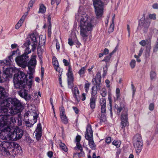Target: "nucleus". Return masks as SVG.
Listing matches in <instances>:
<instances>
[{
	"mask_svg": "<svg viewBox=\"0 0 158 158\" xmlns=\"http://www.w3.org/2000/svg\"><path fill=\"white\" fill-rule=\"evenodd\" d=\"M23 131L19 128H17L14 130L13 132L11 133L8 138L5 137L4 139L7 140V138L11 140H17L21 138L23 135Z\"/></svg>",
	"mask_w": 158,
	"mask_h": 158,
	"instance_id": "1a4fd4ad",
	"label": "nucleus"
},
{
	"mask_svg": "<svg viewBox=\"0 0 158 158\" xmlns=\"http://www.w3.org/2000/svg\"><path fill=\"white\" fill-rule=\"evenodd\" d=\"M67 74L68 77H69L70 76H71V77H73V75L72 73V69L70 66H69L68 67V72Z\"/></svg>",
	"mask_w": 158,
	"mask_h": 158,
	"instance_id": "58836bf2",
	"label": "nucleus"
},
{
	"mask_svg": "<svg viewBox=\"0 0 158 158\" xmlns=\"http://www.w3.org/2000/svg\"><path fill=\"white\" fill-rule=\"evenodd\" d=\"M158 50V38L157 39L156 44L154 48V51L156 52Z\"/></svg>",
	"mask_w": 158,
	"mask_h": 158,
	"instance_id": "4d7b16f0",
	"label": "nucleus"
},
{
	"mask_svg": "<svg viewBox=\"0 0 158 158\" xmlns=\"http://www.w3.org/2000/svg\"><path fill=\"white\" fill-rule=\"evenodd\" d=\"M51 3L52 5H54L55 2H56L57 6L60 3V0H51Z\"/></svg>",
	"mask_w": 158,
	"mask_h": 158,
	"instance_id": "c03bdc74",
	"label": "nucleus"
},
{
	"mask_svg": "<svg viewBox=\"0 0 158 158\" xmlns=\"http://www.w3.org/2000/svg\"><path fill=\"white\" fill-rule=\"evenodd\" d=\"M93 131L91 128V126L90 125H88L87 126L86 128V133L85 134V137L86 139V137L92 138L93 137Z\"/></svg>",
	"mask_w": 158,
	"mask_h": 158,
	"instance_id": "4be33fe9",
	"label": "nucleus"
},
{
	"mask_svg": "<svg viewBox=\"0 0 158 158\" xmlns=\"http://www.w3.org/2000/svg\"><path fill=\"white\" fill-rule=\"evenodd\" d=\"M0 103V113L2 116L9 117L20 112L23 109L21 102L16 98H8Z\"/></svg>",
	"mask_w": 158,
	"mask_h": 158,
	"instance_id": "f257e3e1",
	"label": "nucleus"
},
{
	"mask_svg": "<svg viewBox=\"0 0 158 158\" xmlns=\"http://www.w3.org/2000/svg\"><path fill=\"white\" fill-rule=\"evenodd\" d=\"M111 58L110 56H107L105 57L104 59L102 60V61H104L105 62H108L109 61Z\"/></svg>",
	"mask_w": 158,
	"mask_h": 158,
	"instance_id": "5fc2aeb1",
	"label": "nucleus"
},
{
	"mask_svg": "<svg viewBox=\"0 0 158 158\" xmlns=\"http://www.w3.org/2000/svg\"><path fill=\"white\" fill-rule=\"evenodd\" d=\"M93 2L97 18H100L103 14L104 3L100 0H93Z\"/></svg>",
	"mask_w": 158,
	"mask_h": 158,
	"instance_id": "6e6552de",
	"label": "nucleus"
},
{
	"mask_svg": "<svg viewBox=\"0 0 158 158\" xmlns=\"http://www.w3.org/2000/svg\"><path fill=\"white\" fill-rule=\"evenodd\" d=\"M35 57L36 56H34L33 57H32L28 63L27 64L29 70H34V68L36 63Z\"/></svg>",
	"mask_w": 158,
	"mask_h": 158,
	"instance_id": "f3484780",
	"label": "nucleus"
},
{
	"mask_svg": "<svg viewBox=\"0 0 158 158\" xmlns=\"http://www.w3.org/2000/svg\"><path fill=\"white\" fill-rule=\"evenodd\" d=\"M94 85L92 88V96H94L97 93L98 90H100L102 85H100L98 87L97 84H94Z\"/></svg>",
	"mask_w": 158,
	"mask_h": 158,
	"instance_id": "b1692460",
	"label": "nucleus"
},
{
	"mask_svg": "<svg viewBox=\"0 0 158 158\" xmlns=\"http://www.w3.org/2000/svg\"><path fill=\"white\" fill-rule=\"evenodd\" d=\"M61 121L64 123H67L68 122V120L66 115L60 117Z\"/></svg>",
	"mask_w": 158,
	"mask_h": 158,
	"instance_id": "a19ab883",
	"label": "nucleus"
},
{
	"mask_svg": "<svg viewBox=\"0 0 158 158\" xmlns=\"http://www.w3.org/2000/svg\"><path fill=\"white\" fill-rule=\"evenodd\" d=\"M34 115H33V119L32 120H30L28 119V121L26 122V126L28 127H31L33 126V125L37 121V119L38 117V115L37 113H34Z\"/></svg>",
	"mask_w": 158,
	"mask_h": 158,
	"instance_id": "2eb2a0df",
	"label": "nucleus"
},
{
	"mask_svg": "<svg viewBox=\"0 0 158 158\" xmlns=\"http://www.w3.org/2000/svg\"><path fill=\"white\" fill-rule=\"evenodd\" d=\"M111 141V138L110 137H107L106 139V142L107 143H110Z\"/></svg>",
	"mask_w": 158,
	"mask_h": 158,
	"instance_id": "0e129e2a",
	"label": "nucleus"
},
{
	"mask_svg": "<svg viewBox=\"0 0 158 158\" xmlns=\"http://www.w3.org/2000/svg\"><path fill=\"white\" fill-rule=\"evenodd\" d=\"M81 139V136L79 135H77L76 138V140L77 143L80 142Z\"/></svg>",
	"mask_w": 158,
	"mask_h": 158,
	"instance_id": "bf43d9fd",
	"label": "nucleus"
},
{
	"mask_svg": "<svg viewBox=\"0 0 158 158\" xmlns=\"http://www.w3.org/2000/svg\"><path fill=\"white\" fill-rule=\"evenodd\" d=\"M59 146L62 150H63L65 152H67L68 149L67 147L64 143H62L61 142H60L59 143Z\"/></svg>",
	"mask_w": 158,
	"mask_h": 158,
	"instance_id": "2f4dec72",
	"label": "nucleus"
},
{
	"mask_svg": "<svg viewBox=\"0 0 158 158\" xmlns=\"http://www.w3.org/2000/svg\"><path fill=\"white\" fill-rule=\"evenodd\" d=\"M154 107V105L153 103H151L149 105V109L151 111H152Z\"/></svg>",
	"mask_w": 158,
	"mask_h": 158,
	"instance_id": "864d4df0",
	"label": "nucleus"
},
{
	"mask_svg": "<svg viewBox=\"0 0 158 158\" xmlns=\"http://www.w3.org/2000/svg\"><path fill=\"white\" fill-rule=\"evenodd\" d=\"M23 22V21L20 19V20L15 26V28L16 29H18L22 26Z\"/></svg>",
	"mask_w": 158,
	"mask_h": 158,
	"instance_id": "c9c22d12",
	"label": "nucleus"
},
{
	"mask_svg": "<svg viewBox=\"0 0 158 158\" xmlns=\"http://www.w3.org/2000/svg\"><path fill=\"white\" fill-rule=\"evenodd\" d=\"M61 72H60V73H59V83H60V85H61V86H62V79H61Z\"/></svg>",
	"mask_w": 158,
	"mask_h": 158,
	"instance_id": "6e6d98bb",
	"label": "nucleus"
},
{
	"mask_svg": "<svg viewBox=\"0 0 158 158\" xmlns=\"http://www.w3.org/2000/svg\"><path fill=\"white\" fill-rule=\"evenodd\" d=\"M74 149L76 150L78 149L80 151H81L82 150L83 148L81 144L80 143V142L76 143V146L74 148Z\"/></svg>",
	"mask_w": 158,
	"mask_h": 158,
	"instance_id": "e433bc0d",
	"label": "nucleus"
},
{
	"mask_svg": "<svg viewBox=\"0 0 158 158\" xmlns=\"http://www.w3.org/2000/svg\"><path fill=\"white\" fill-rule=\"evenodd\" d=\"M34 72V70H29V72L28 73L29 75V78L30 80L28 81V79H27V81H26V82L27 83V85L28 86V88L29 89H30L31 87L32 84V80L33 79V77L32 76V75Z\"/></svg>",
	"mask_w": 158,
	"mask_h": 158,
	"instance_id": "412c9836",
	"label": "nucleus"
},
{
	"mask_svg": "<svg viewBox=\"0 0 158 158\" xmlns=\"http://www.w3.org/2000/svg\"><path fill=\"white\" fill-rule=\"evenodd\" d=\"M149 19H150V20L152 19L153 20H155L156 19V15L155 14H150L149 15Z\"/></svg>",
	"mask_w": 158,
	"mask_h": 158,
	"instance_id": "09e8293b",
	"label": "nucleus"
},
{
	"mask_svg": "<svg viewBox=\"0 0 158 158\" xmlns=\"http://www.w3.org/2000/svg\"><path fill=\"white\" fill-rule=\"evenodd\" d=\"M109 52V50L107 48H105L104 50L103 53L104 55H106L108 54Z\"/></svg>",
	"mask_w": 158,
	"mask_h": 158,
	"instance_id": "69168bd1",
	"label": "nucleus"
},
{
	"mask_svg": "<svg viewBox=\"0 0 158 158\" xmlns=\"http://www.w3.org/2000/svg\"><path fill=\"white\" fill-rule=\"evenodd\" d=\"M101 95L103 97H105L106 95V90L105 88H102L101 91Z\"/></svg>",
	"mask_w": 158,
	"mask_h": 158,
	"instance_id": "4c0bfd02",
	"label": "nucleus"
},
{
	"mask_svg": "<svg viewBox=\"0 0 158 158\" xmlns=\"http://www.w3.org/2000/svg\"><path fill=\"white\" fill-rule=\"evenodd\" d=\"M13 69L10 67L8 66L5 70L3 71L2 73H0V83H2L6 81L8 78L10 77Z\"/></svg>",
	"mask_w": 158,
	"mask_h": 158,
	"instance_id": "9b49d317",
	"label": "nucleus"
},
{
	"mask_svg": "<svg viewBox=\"0 0 158 158\" xmlns=\"http://www.w3.org/2000/svg\"><path fill=\"white\" fill-rule=\"evenodd\" d=\"M14 115H9V118H8L9 126L10 125L11 126L16 123V118H15Z\"/></svg>",
	"mask_w": 158,
	"mask_h": 158,
	"instance_id": "a878e982",
	"label": "nucleus"
},
{
	"mask_svg": "<svg viewBox=\"0 0 158 158\" xmlns=\"http://www.w3.org/2000/svg\"><path fill=\"white\" fill-rule=\"evenodd\" d=\"M8 118H9L8 117H7L6 116H4L0 119V129L2 128H4L3 129L4 130L10 129L8 127L9 125ZM7 130L8 131V130Z\"/></svg>",
	"mask_w": 158,
	"mask_h": 158,
	"instance_id": "ddd939ff",
	"label": "nucleus"
},
{
	"mask_svg": "<svg viewBox=\"0 0 158 158\" xmlns=\"http://www.w3.org/2000/svg\"><path fill=\"white\" fill-rule=\"evenodd\" d=\"M28 15V12H25L24 14V15H23V16L20 19H21V20H22L23 21H24V19H25L26 17Z\"/></svg>",
	"mask_w": 158,
	"mask_h": 158,
	"instance_id": "13d9d810",
	"label": "nucleus"
},
{
	"mask_svg": "<svg viewBox=\"0 0 158 158\" xmlns=\"http://www.w3.org/2000/svg\"><path fill=\"white\" fill-rule=\"evenodd\" d=\"M101 79V74L99 72H98L96 75L95 77L92 80V83L94 84H97V85L98 87V86H99L100 85H102Z\"/></svg>",
	"mask_w": 158,
	"mask_h": 158,
	"instance_id": "dca6fc26",
	"label": "nucleus"
},
{
	"mask_svg": "<svg viewBox=\"0 0 158 158\" xmlns=\"http://www.w3.org/2000/svg\"><path fill=\"white\" fill-rule=\"evenodd\" d=\"M42 130L41 124L39 123L37 125L36 129L35 130L36 138L38 140L40 139L42 136Z\"/></svg>",
	"mask_w": 158,
	"mask_h": 158,
	"instance_id": "6ab92c4d",
	"label": "nucleus"
},
{
	"mask_svg": "<svg viewBox=\"0 0 158 158\" xmlns=\"http://www.w3.org/2000/svg\"><path fill=\"white\" fill-rule=\"evenodd\" d=\"M73 77L70 76L68 77V87L70 89H72L73 86Z\"/></svg>",
	"mask_w": 158,
	"mask_h": 158,
	"instance_id": "c756f323",
	"label": "nucleus"
},
{
	"mask_svg": "<svg viewBox=\"0 0 158 158\" xmlns=\"http://www.w3.org/2000/svg\"><path fill=\"white\" fill-rule=\"evenodd\" d=\"M39 39V45L40 46L45 44V40L44 38H42V35H40L39 36L35 35L34 34H31L30 36V38L27 39L26 41L29 40L30 41L31 44L32 46V50L34 51L36 48L37 44L38 42V39Z\"/></svg>",
	"mask_w": 158,
	"mask_h": 158,
	"instance_id": "423d86ee",
	"label": "nucleus"
},
{
	"mask_svg": "<svg viewBox=\"0 0 158 158\" xmlns=\"http://www.w3.org/2000/svg\"><path fill=\"white\" fill-rule=\"evenodd\" d=\"M106 99L105 98H102L100 100V103L101 106V112L105 114L106 112Z\"/></svg>",
	"mask_w": 158,
	"mask_h": 158,
	"instance_id": "a211bd4d",
	"label": "nucleus"
},
{
	"mask_svg": "<svg viewBox=\"0 0 158 158\" xmlns=\"http://www.w3.org/2000/svg\"><path fill=\"white\" fill-rule=\"evenodd\" d=\"M63 62L64 63L65 66H67L69 65V63H68L67 60L64 59L63 60Z\"/></svg>",
	"mask_w": 158,
	"mask_h": 158,
	"instance_id": "338daca9",
	"label": "nucleus"
},
{
	"mask_svg": "<svg viewBox=\"0 0 158 158\" xmlns=\"http://www.w3.org/2000/svg\"><path fill=\"white\" fill-rule=\"evenodd\" d=\"M46 11L45 7L43 4L40 5L38 13H44Z\"/></svg>",
	"mask_w": 158,
	"mask_h": 158,
	"instance_id": "473e14b6",
	"label": "nucleus"
},
{
	"mask_svg": "<svg viewBox=\"0 0 158 158\" xmlns=\"http://www.w3.org/2000/svg\"><path fill=\"white\" fill-rule=\"evenodd\" d=\"M72 92L73 94V97L76 99L77 101H79V98H78L79 96V92L78 88L77 87H75L72 89Z\"/></svg>",
	"mask_w": 158,
	"mask_h": 158,
	"instance_id": "393cba45",
	"label": "nucleus"
},
{
	"mask_svg": "<svg viewBox=\"0 0 158 158\" xmlns=\"http://www.w3.org/2000/svg\"><path fill=\"white\" fill-rule=\"evenodd\" d=\"M30 44L31 42L29 40L26 41L22 46L23 48L24 47L26 48L25 52L22 55L18 56L15 59L17 64L19 66L24 68H26L27 66V61L29 58L28 55L31 52V50L29 48Z\"/></svg>",
	"mask_w": 158,
	"mask_h": 158,
	"instance_id": "20e7f679",
	"label": "nucleus"
},
{
	"mask_svg": "<svg viewBox=\"0 0 158 158\" xmlns=\"http://www.w3.org/2000/svg\"><path fill=\"white\" fill-rule=\"evenodd\" d=\"M130 65L131 68H134L135 65V61L134 60H132L130 63Z\"/></svg>",
	"mask_w": 158,
	"mask_h": 158,
	"instance_id": "49530a36",
	"label": "nucleus"
},
{
	"mask_svg": "<svg viewBox=\"0 0 158 158\" xmlns=\"http://www.w3.org/2000/svg\"><path fill=\"white\" fill-rule=\"evenodd\" d=\"M108 99L109 101V103L110 104V114L112 115V106L111 104V97L110 95H109L108 96Z\"/></svg>",
	"mask_w": 158,
	"mask_h": 158,
	"instance_id": "f704fd0d",
	"label": "nucleus"
},
{
	"mask_svg": "<svg viewBox=\"0 0 158 158\" xmlns=\"http://www.w3.org/2000/svg\"><path fill=\"white\" fill-rule=\"evenodd\" d=\"M85 68L84 67H82L81 69L79 71L78 73L80 76L85 73Z\"/></svg>",
	"mask_w": 158,
	"mask_h": 158,
	"instance_id": "a18cd8bd",
	"label": "nucleus"
},
{
	"mask_svg": "<svg viewBox=\"0 0 158 158\" xmlns=\"http://www.w3.org/2000/svg\"><path fill=\"white\" fill-rule=\"evenodd\" d=\"M6 94L5 89L2 87H0V103L7 99L6 98Z\"/></svg>",
	"mask_w": 158,
	"mask_h": 158,
	"instance_id": "aec40b11",
	"label": "nucleus"
},
{
	"mask_svg": "<svg viewBox=\"0 0 158 158\" xmlns=\"http://www.w3.org/2000/svg\"><path fill=\"white\" fill-rule=\"evenodd\" d=\"M0 146V148L1 151L6 152L7 154L8 153L9 154V151L10 149H12V151L15 152L18 150H20L21 148L18 144L14 142H10L5 141L1 142Z\"/></svg>",
	"mask_w": 158,
	"mask_h": 158,
	"instance_id": "39448f33",
	"label": "nucleus"
},
{
	"mask_svg": "<svg viewBox=\"0 0 158 158\" xmlns=\"http://www.w3.org/2000/svg\"><path fill=\"white\" fill-rule=\"evenodd\" d=\"M133 146L135 149L136 153L139 154L142 149L143 140L139 134H136L133 139Z\"/></svg>",
	"mask_w": 158,
	"mask_h": 158,
	"instance_id": "0eeeda50",
	"label": "nucleus"
},
{
	"mask_svg": "<svg viewBox=\"0 0 158 158\" xmlns=\"http://www.w3.org/2000/svg\"><path fill=\"white\" fill-rule=\"evenodd\" d=\"M36 0H30L29 4L28 9H30V7L31 8L32 7L33 4L35 3Z\"/></svg>",
	"mask_w": 158,
	"mask_h": 158,
	"instance_id": "37998d69",
	"label": "nucleus"
},
{
	"mask_svg": "<svg viewBox=\"0 0 158 158\" xmlns=\"http://www.w3.org/2000/svg\"><path fill=\"white\" fill-rule=\"evenodd\" d=\"M152 7L154 9H158V4L157 3L154 4Z\"/></svg>",
	"mask_w": 158,
	"mask_h": 158,
	"instance_id": "774afa93",
	"label": "nucleus"
},
{
	"mask_svg": "<svg viewBox=\"0 0 158 158\" xmlns=\"http://www.w3.org/2000/svg\"><path fill=\"white\" fill-rule=\"evenodd\" d=\"M12 56H13L11 55L10 56L8 57L9 60L6 59L5 60H3V62H2V63H3L4 65L5 64V65H6V68L8 66V65H11L12 63V61L13 60ZM8 67L10 66H8Z\"/></svg>",
	"mask_w": 158,
	"mask_h": 158,
	"instance_id": "bb28decb",
	"label": "nucleus"
},
{
	"mask_svg": "<svg viewBox=\"0 0 158 158\" xmlns=\"http://www.w3.org/2000/svg\"><path fill=\"white\" fill-rule=\"evenodd\" d=\"M114 145L116 146L117 148H119L121 144V142L119 140H114L112 143Z\"/></svg>",
	"mask_w": 158,
	"mask_h": 158,
	"instance_id": "72a5a7b5",
	"label": "nucleus"
},
{
	"mask_svg": "<svg viewBox=\"0 0 158 158\" xmlns=\"http://www.w3.org/2000/svg\"><path fill=\"white\" fill-rule=\"evenodd\" d=\"M86 81L87 83H86L85 85V89L86 91H87V90L88 89L89 86L90 85V83L88 82L87 81Z\"/></svg>",
	"mask_w": 158,
	"mask_h": 158,
	"instance_id": "603ef678",
	"label": "nucleus"
},
{
	"mask_svg": "<svg viewBox=\"0 0 158 158\" xmlns=\"http://www.w3.org/2000/svg\"><path fill=\"white\" fill-rule=\"evenodd\" d=\"M52 64L56 70L59 72V73H60V72H62L59 67L58 61L56 57L53 58Z\"/></svg>",
	"mask_w": 158,
	"mask_h": 158,
	"instance_id": "5701e85b",
	"label": "nucleus"
},
{
	"mask_svg": "<svg viewBox=\"0 0 158 158\" xmlns=\"http://www.w3.org/2000/svg\"><path fill=\"white\" fill-rule=\"evenodd\" d=\"M96 98L92 96L90 99L89 105L91 109H94L96 106Z\"/></svg>",
	"mask_w": 158,
	"mask_h": 158,
	"instance_id": "cd10ccee",
	"label": "nucleus"
},
{
	"mask_svg": "<svg viewBox=\"0 0 158 158\" xmlns=\"http://www.w3.org/2000/svg\"><path fill=\"white\" fill-rule=\"evenodd\" d=\"M51 18L52 16L50 14H48V23H51Z\"/></svg>",
	"mask_w": 158,
	"mask_h": 158,
	"instance_id": "052dcab7",
	"label": "nucleus"
},
{
	"mask_svg": "<svg viewBox=\"0 0 158 158\" xmlns=\"http://www.w3.org/2000/svg\"><path fill=\"white\" fill-rule=\"evenodd\" d=\"M139 44L143 46H144L147 44V46H146V51L147 54L149 55L150 52V48L151 44V40L150 39H147L146 41L145 40H143L139 42Z\"/></svg>",
	"mask_w": 158,
	"mask_h": 158,
	"instance_id": "4468645a",
	"label": "nucleus"
},
{
	"mask_svg": "<svg viewBox=\"0 0 158 158\" xmlns=\"http://www.w3.org/2000/svg\"><path fill=\"white\" fill-rule=\"evenodd\" d=\"M80 19L79 25L80 35L83 37H86L88 36L87 32L91 31L94 27L93 21L86 15L82 16Z\"/></svg>",
	"mask_w": 158,
	"mask_h": 158,
	"instance_id": "7ed1b4c3",
	"label": "nucleus"
},
{
	"mask_svg": "<svg viewBox=\"0 0 158 158\" xmlns=\"http://www.w3.org/2000/svg\"><path fill=\"white\" fill-rule=\"evenodd\" d=\"M60 117L66 115L64 109L63 107H62L60 108Z\"/></svg>",
	"mask_w": 158,
	"mask_h": 158,
	"instance_id": "ea45409f",
	"label": "nucleus"
},
{
	"mask_svg": "<svg viewBox=\"0 0 158 158\" xmlns=\"http://www.w3.org/2000/svg\"><path fill=\"white\" fill-rule=\"evenodd\" d=\"M86 139L89 141V145L90 148L92 149H95L96 145L94 143L93 137L90 138L86 137Z\"/></svg>",
	"mask_w": 158,
	"mask_h": 158,
	"instance_id": "c85d7f7f",
	"label": "nucleus"
},
{
	"mask_svg": "<svg viewBox=\"0 0 158 158\" xmlns=\"http://www.w3.org/2000/svg\"><path fill=\"white\" fill-rule=\"evenodd\" d=\"M68 44L71 46H72L74 44L72 39H69L68 40Z\"/></svg>",
	"mask_w": 158,
	"mask_h": 158,
	"instance_id": "e2e57ef3",
	"label": "nucleus"
},
{
	"mask_svg": "<svg viewBox=\"0 0 158 158\" xmlns=\"http://www.w3.org/2000/svg\"><path fill=\"white\" fill-rule=\"evenodd\" d=\"M81 152L78 153V156H84L85 155V153L83 151V149L81 151H80Z\"/></svg>",
	"mask_w": 158,
	"mask_h": 158,
	"instance_id": "680f3d73",
	"label": "nucleus"
},
{
	"mask_svg": "<svg viewBox=\"0 0 158 158\" xmlns=\"http://www.w3.org/2000/svg\"><path fill=\"white\" fill-rule=\"evenodd\" d=\"M27 75L24 72L19 71L17 74L14 75L13 81L15 88L21 89L18 92V94L27 101L31 99V96L27 94V91L24 89L27 84Z\"/></svg>",
	"mask_w": 158,
	"mask_h": 158,
	"instance_id": "f03ea898",
	"label": "nucleus"
},
{
	"mask_svg": "<svg viewBox=\"0 0 158 158\" xmlns=\"http://www.w3.org/2000/svg\"><path fill=\"white\" fill-rule=\"evenodd\" d=\"M106 120V118L104 114H102L100 119V122H105Z\"/></svg>",
	"mask_w": 158,
	"mask_h": 158,
	"instance_id": "de8ad7c7",
	"label": "nucleus"
},
{
	"mask_svg": "<svg viewBox=\"0 0 158 158\" xmlns=\"http://www.w3.org/2000/svg\"><path fill=\"white\" fill-rule=\"evenodd\" d=\"M114 23L112 22V23L111 24L110 26L109 29V31H110V32H112L114 31Z\"/></svg>",
	"mask_w": 158,
	"mask_h": 158,
	"instance_id": "3c124183",
	"label": "nucleus"
},
{
	"mask_svg": "<svg viewBox=\"0 0 158 158\" xmlns=\"http://www.w3.org/2000/svg\"><path fill=\"white\" fill-rule=\"evenodd\" d=\"M124 105L123 103H121L119 106L118 105H115L114 107L117 110V112L120 114L121 111L124 108Z\"/></svg>",
	"mask_w": 158,
	"mask_h": 158,
	"instance_id": "7c9ffc66",
	"label": "nucleus"
},
{
	"mask_svg": "<svg viewBox=\"0 0 158 158\" xmlns=\"http://www.w3.org/2000/svg\"><path fill=\"white\" fill-rule=\"evenodd\" d=\"M17 121V125L19 126H20L22 124V122L21 119L19 117L16 118Z\"/></svg>",
	"mask_w": 158,
	"mask_h": 158,
	"instance_id": "8fccbe9b",
	"label": "nucleus"
},
{
	"mask_svg": "<svg viewBox=\"0 0 158 158\" xmlns=\"http://www.w3.org/2000/svg\"><path fill=\"white\" fill-rule=\"evenodd\" d=\"M150 76L151 79L152 80L155 78L156 77V74L155 72L153 71H151L150 73Z\"/></svg>",
	"mask_w": 158,
	"mask_h": 158,
	"instance_id": "79ce46f5",
	"label": "nucleus"
},
{
	"mask_svg": "<svg viewBox=\"0 0 158 158\" xmlns=\"http://www.w3.org/2000/svg\"><path fill=\"white\" fill-rule=\"evenodd\" d=\"M128 115L126 110L123 112L121 115V126L122 129H124L126 126L128 125Z\"/></svg>",
	"mask_w": 158,
	"mask_h": 158,
	"instance_id": "f8f14e48",
	"label": "nucleus"
},
{
	"mask_svg": "<svg viewBox=\"0 0 158 158\" xmlns=\"http://www.w3.org/2000/svg\"><path fill=\"white\" fill-rule=\"evenodd\" d=\"M151 22V20L150 19L143 17L139 21V26L138 27V29L140 27V30L143 31L144 33L146 32L148 30Z\"/></svg>",
	"mask_w": 158,
	"mask_h": 158,
	"instance_id": "9d476101",
	"label": "nucleus"
}]
</instances>
